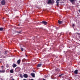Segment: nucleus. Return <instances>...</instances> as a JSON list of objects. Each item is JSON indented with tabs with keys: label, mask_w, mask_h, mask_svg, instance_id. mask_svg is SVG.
I'll return each mask as SVG.
<instances>
[{
	"label": "nucleus",
	"mask_w": 80,
	"mask_h": 80,
	"mask_svg": "<svg viewBox=\"0 0 80 80\" xmlns=\"http://www.w3.org/2000/svg\"><path fill=\"white\" fill-rule=\"evenodd\" d=\"M1 3L2 5H4L6 3V1L5 0H2Z\"/></svg>",
	"instance_id": "nucleus-1"
},
{
	"label": "nucleus",
	"mask_w": 80,
	"mask_h": 80,
	"mask_svg": "<svg viewBox=\"0 0 80 80\" xmlns=\"http://www.w3.org/2000/svg\"><path fill=\"white\" fill-rule=\"evenodd\" d=\"M76 0H69V1L71 2L72 4L73 5H75V1H76Z\"/></svg>",
	"instance_id": "nucleus-2"
},
{
	"label": "nucleus",
	"mask_w": 80,
	"mask_h": 80,
	"mask_svg": "<svg viewBox=\"0 0 80 80\" xmlns=\"http://www.w3.org/2000/svg\"><path fill=\"white\" fill-rule=\"evenodd\" d=\"M41 23H42V24L44 25H47L48 24V22L45 21H42Z\"/></svg>",
	"instance_id": "nucleus-3"
},
{
	"label": "nucleus",
	"mask_w": 80,
	"mask_h": 80,
	"mask_svg": "<svg viewBox=\"0 0 80 80\" xmlns=\"http://www.w3.org/2000/svg\"><path fill=\"white\" fill-rule=\"evenodd\" d=\"M47 3L48 5L51 4L52 3V0H48V1L47 2Z\"/></svg>",
	"instance_id": "nucleus-4"
},
{
	"label": "nucleus",
	"mask_w": 80,
	"mask_h": 80,
	"mask_svg": "<svg viewBox=\"0 0 80 80\" xmlns=\"http://www.w3.org/2000/svg\"><path fill=\"white\" fill-rule=\"evenodd\" d=\"M23 77L25 78H27L28 77V76L27 74H25L23 75Z\"/></svg>",
	"instance_id": "nucleus-5"
},
{
	"label": "nucleus",
	"mask_w": 80,
	"mask_h": 80,
	"mask_svg": "<svg viewBox=\"0 0 80 80\" xmlns=\"http://www.w3.org/2000/svg\"><path fill=\"white\" fill-rule=\"evenodd\" d=\"M78 72V70H76L74 72V73L75 74H77Z\"/></svg>",
	"instance_id": "nucleus-6"
},
{
	"label": "nucleus",
	"mask_w": 80,
	"mask_h": 80,
	"mask_svg": "<svg viewBox=\"0 0 80 80\" xmlns=\"http://www.w3.org/2000/svg\"><path fill=\"white\" fill-rule=\"evenodd\" d=\"M31 75L32 76V77H35V73H32L31 74Z\"/></svg>",
	"instance_id": "nucleus-7"
},
{
	"label": "nucleus",
	"mask_w": 80,
	"mask_h": 80,
	"mask_svg": "<svg viewBox=\"0 0 80 80\" xmlns=\"http://www.w3.org/2000/svg\"><path fill=\"white\" fill-rule=\"evenodd\" d=\"M15 70H17L18 71L20 70V68H17L15 69Z\"/></svg>",
	"instance_id": "nucleus-8"
},
{
	"label": "nucleus",
	"mask_w": 80,
	"mask_h": 80,
	"mask_svg": "<svg viewBox=\"0 0 80 80\" xmlns=\"http://www.w3.org/2000/svg\"><path fill=\"white\" fill-rule=\"evenodd\" d=\"M58 23L59 24H61L62 23V21H61L60 20H58Z\"/></svg>",
	"instance_id": "nucleus-9"
},
{
	"label": "nucleus",
	"mask_w": 80,
	"mask_h": 80,
	"mask_svg": "<svg viewBox=\"0 0 80 80\" xmlns=\"http://www.w3.org/2000/svg\"><path fill=\"white\" fill-rule=\"evenodd\" d=\"M21 60L19 59L17 61V63L18 64H20L21 63Z\"/></svg>",
	"instance_id": "nucleus-10"
},
{
	"label": "nucleus",
	"mask_w": 80,
	"mask_h": 80,
	"mask_svg": "<svg viewBox=\"0 0 80 80\" xmlns=\"http://www.w3.org/2000/svg\"><path fill=\"white\" fill-rule=\"evenodd\" d=\"M17 66V65L15 64H13L12 65V67L15 68Z\"/></svg>",
	"instance_id": "nucleus-11"
},
{
	"label": "nucleus",
	"mask_w": 80,
	"mask_h": 80,
	"mask_svg": "<svg viewBox=\"0 0 80 80\" xmlns=\"http://www.w3.org/2000/svg\"><path fill=\"white\" fill-rule=\"evenodd\" d=\"M8 52V51H5L4 52V54L5 55H7L8 54L7 52Z\"/></svg>",
	"instance_id": "nucleus-12"
},
{
	"label": "nucleus",
	"mask_w": 80,
	"mask_h": 80,
	"mask_svg": "<svg viewBox=\"0 0 80 80\" xmlns=\"http://www.w3.org/2000/svg\"><path fill=\"white\" fill-rule=\"evenodd\" d=\"M5 72V70H2V71H1V73H4Z\"/></svg>",
	"instance_id": "nucleus-13"
},
{
	"label": "nucleus",
	"mask_w": 80,
	"mask_h": 80,
	"mask_svg": "<svg viewBox=\"0 0 80 80\" xmlns=\"http://www.w3.org/2000/svg\"><path fill=\"white\" fill-rule=\"evenodd\" d=\"M10 72L11 73H13V69L10 70Z\"/></svg>",
	"instance_id": "nucleus-14"
},
{
	"label": "nucleus",
	"mask_w": 80,
	"mask_h": 80,
	"mask_svg": "<svg viewBox=\"0 0 80 80\" xmlns=\"http://www.w3.org/2000/svg\"><path fill=\"white\" fill-rule=\"evenodd\" d=\"M42 64H39L38 65L37 67H41V65H42Z\"/></svg>",
	"instance_id": "nucleus-15"
},
{
	"label": "nucleus",
	"mask_w": 80,
	"mask_h": 80,
	"mask_svg": "<svg viewBox=\"0 0 80 80\" xmlns=\"http://www.w3.org/2000/svg\"><path fill=\"white\" fill-rule=\"evenodd\" d=\"M4 28H0V31H2L3 30Z\"/></svg>",
	"instance_id": "nucleus-16"
},
{
	"label": "nucleus",
	"mask_w": 80,
	"mask_h": 80,
	"mask_svg": "<svg viewBox=\"0 0 80 80\" xmlns=\"http://www.w3.org/2000/svg\"><path fill=\"white\" fill-rule=\"evenodd\" d=\"M56 71H58L59 72H60V70L59 69L57 68L56 69Z\"/></svg>",
	"instance_id": "nucleus-17"
},
{
	"label": "nucleus",
	"mask_w": 80,
	"mask_h": 80,
	"mask_svg": "<svg viewBox=\"0 0 80 80\" xmlns=\"http://www.w3.org/2000/svg\"><path fill=\"white\" fill-rule=\"evenodd\" d=\"M20 77L21 78H23V75L22 74H21Z\"/></svg>",
	"instance_id": "nucleus-18"
},
{
	"label": "nucleus",
	"mask_w": 80,
	"mask_h": 80,
	"mask_svg": "<svg viewBox=\"0 0 80 80\" xmlns=\"http://www.w3.org/2000/svg\"><path fill=\"white\" fill-rule=\"evenodd\" d=\"M21 50L22 51H23L24 50L23 48H21Z\"/></svg>",
	"instance_id": "nucleus-19"
},
{
	"label": "nucleus",
	"mask_w": 80,
	"mask_h": 80,
	"mask_svg": "<svg viewBox=\"0 0 80 80\" xmlns=\"http://www.w3.org/2000/svg\"><path fill=\"white\" fill-rule=\"evenodd\" d=\"M77 34L78 35L80 36V33H79L77 32Z\"/></svg>",
	"instance_id": "nucleus-20"
},
{
	"label": "nucleus",
	"mask_w": 80,
	"mask_h": 80,
	"mask_svg": "<svg viewBox=\"0 0 80 80\" xmlns=\"http://www.w3.org/2000/svg\"><path fill=\"white\" fill-rule=\"evenodd\" d=\"M75 24H74V23H73V24H72V27H74V26H75Z\"/></svg>",
	"instance_id": "nucleus-21"
},
{
	"label": "nucleus",
	"mask_w": 80,
	"mask_h": 80,
	"mask_svg": "<svg viewBox=\"0 0 80 80\" xmlns=\"http://www.w3.org/2000/svg\"><path fill=\"white\" fill-rule=\"evenodd\" d=\"M56 3L57 4H59V2H58V1H57V0H56Z\"/></svg>",
	"instance_id": "nucleus-22"
},
{
	"label": "nucleus",
	"mask_w": 80,
	"mask_h": 80,
	"mask_svg": "<svg viewBox=\"0 0 80 80\" xmlns=\"http://www.w3.org/2000/svg\"><path fill=\"white\" fill-rule=\"evenodd\" d=\"M52 3H54V0H52Z\"/></svg>",
	"instance_id": "nucleus-23"
},
{
	"label": "nucleus",
	"mask_w": 80,
	"mask_h": 80,
	"mask_svg": "<svg viewBox=\"0 0 80 80\" xmlns=\"http://www.w3.org/2000/svg\"><path fill=\"white\" fill-rule=\"evenodd\" d=\"M3 67L4 66H2L1 67V68H2V69H3Z\"/></svg>",
	"instance_id": "nucleus-24"
},
{
	"label": "nucleus",
	"mask_w": 80,
	"mask_h": 80,
	"mask_svg": "<svg viewBox=\"0 0 80 80\" xmlns=\"http://www.w3.org/2000/svg\"><path fill=\"white\" fill-rule=\"evenodd\" d=\"M59 4L58 3H57V6L58 7V6Z\"/></svg>",
	"instance_id": "nucleus-25"
},
{
	"label": "nucleus",
	"mask_w": 80,
	"mask_h": 80,
	"mask_svg": "<svg viewBox=\"0 0 80 80\" xmlns=\"http://www.w3.org/2000/svg\"><path fill=\"white\" fill-rule=\"evenodd\" d=\"M62 74L59 75V77H60V76H62Z\"/></svg>",
	"instance_id": "nucleus-26"
},
{
	"label": "nucleus",
	"mask_w": 80,
	"mask_h": 80,
	"mask_svg": "<svg viewBox=\"0 0 80 80\" xmlns=\"http://www.w3.org/2000/svg\"><path fill=\"white\" fill-rule=\"evenodd\" d=\"M78 11L79 12V13H80V9H79V10H78Z\"/></svg>",
	"instance_id": "nucleus-27"
},
{
	"label": "nucleus",
	"mask_w": 80,
	"mask_h": 80,
	"mask_svg": "<svg viewBox=\"0 0 80 80\" xmlns=\"http://www.w3.org/2000/svg\"><path fill=\"white\" fill-rule=\"evenodd\" d=\"M18 32L20 33H21V32Z\"/></svg>",
	"instance_id": "nucleus-28"
},
{
	"label": "nucleus",
	"mask_w": 80,
	"mask_h": 80,
	"mask_svg": "<svg viewBox=\"0 0 80 80\" xmlns=\"http://www.w3.org/2000/svg\"><path fill=\"white\" fill-rule=\"evenodd\" d=\"M6 67H7V68H8L9 67V66L8 65H7L6 66Z\"/></svg>",
	"instance_id": "nucleus-29"
},
{
	"label": "nucleus",
	"mask_w": 80,
	"mask_h": 80,
	"mask_svg": "<svg viewBox=\"0 0 80 80\" xmlns=\"http://www.w3.org/2000/svg\"><path fill=\"white\" fill-rule=\"evenodd\" d=\"M11 80H15L14 79L12 78V79Z\"/></svg>",
	"instance_id": "nucleus-30"
},
{
	"label": "nucleus",
	"mask_w": 80,
	"mask_h": 80,
	"mask_svg": "<svg viewBox=\"0 0 80 80\" xmlns=\"http://www.w3.org/2000/svg\"><path fill=\"white\" fill-rule=\"evenodd\" d=\"M60 0H56V1H60Z\"/></svg>",
	"instance_id": "nucleus-31"
},
{
	"label": "nucleus",
	"mask_w": 80,
	"mask_h": 80,
	"mask_svg": "<svg viewBox=\"0 0 80 80\" xmlns=\"http://www.w3.org/2000/svg\"><path fill=\"white\" fill-rule=\"evenodd\" d=\"M63 52H64V53L65 52V51H64Z\"/></svg>",
	"instance_id": "nucleus-32"
},
{
	"label": "nucleus",
	"mask_w": 80,
	"mask_h": 80,
	"mask_svg": "<svg viewBox=\"0 0 80 80\" xmlns=\"http://www.w3.org/2000/svg\"><path fill=\"white\" fill-rule=\"evenodd\" d=\"M23 80H26V79H23Z\"/></svg>",
	"instance_id": "nucleus-33"
},
{
	"label": "nucleus",
	"mask_w": 80,
	"mask_h": 80,
	"mask_svg": "<svg viewBox=\"0 0 80 80\" xmlns=\"http://www.w3.org/2000/svg\"><path fill=\"white\" fill-rule=\"evenodd\" d=\"M31 80H34L33 79H31Z\"/></svg>",
	"instance_id": "nucleus-34"
},
{
	"label": "nucleus",
	"mask_w": 80,
	"mask_h": 80,
	"mask_svg": "<svg viewBox=\"0 0 80 80\" xmlns=\"http://www.w3.org/2000/svg\"><path fill=\"white\" fill-rule=\"evenodd\" d=\"M43 80H45V79H43Z\"/></svg>",
	"instance_id": "nucleus-35"
},
{
	"label": "nucleus",
	"mask_w": 80,
	"mask_h": 80,
	"mask_svg": "<svg viewBox=\"0 0 80 80\" xmlns=\"http://www.w3.org/2000/svg\"><path fill=\"white\" fill-rule=\"evenodd\" d=\"M1 72V70L0 69V72Z\"/></svg>",
	"instance_id": "nucleus-36"
},
{
	"label": "nucleus",
	"mask_w": 80,
	"mask_h": 80,
	"mask_svg": "<svg viewBox=\"0 0 80 80\" xmlns=\"http://www.w3.org/2000/svg\"><path fill=\"white\" fill-rule=\"evenodd\" d=\"M1 61H0V63H1Z\"/></svg>",
	"instance_id": "nucleus-37"
},
{
	"label": "nucleus",
	"mask_w": 80,
	"mask_h": 80,
	"mask_svg": "<svg viewBox=\"0 0 80 80\" xmlns=\"http://www.w3.org/2000/svg\"><path fill=\"white\" fill-rule=\"evenodd\" d=\"M1 48V46H0V48Z\"/></svg>",
	"instance_id": "nucleus-38"
}]
</instances>
